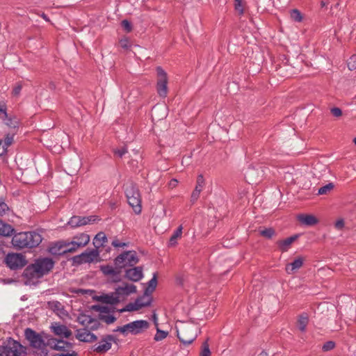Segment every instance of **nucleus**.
Instances as JSON below:
<instances>
[{"instance_id":"nucleus-34","label":"nucleus","mask_w":356,"mask_h":356,"mask_svg":"<svg viewBox=\"0 0 356 356\" xmlns=\"http://www.w3.org/2000/svg\"><path fill=\"white\" fill-rule=\"evenodd\" d=\"M234 8L236 11L239 14L242 15L244 13L245 4L242 0H235Z\"/></svg>"},{"instance_id":"nucleus-2","label":"nucleus","mask_w":356,"mask_h":356,"mask_svg":"<svg viewBox=\"0 0 356 356\" xmlns=\"http://www.w3.org/2000/svg\"><path fill=\"white\" fill-rule=\"evenodd\" d=\"M42 241V236L39 233L25 232L15 234L12 238V244L19 249L33 248L37 247Z\"/></svg>"},{"instance_id":"nucleus-13","label":"nucleus","mask_w":356,"mask_h":356,"mask_svg":"<svg viewBox=\"0 0 356 356\" xmlns=\"http://www.w3.org/2000/svg\"><path fill=\"white\" fill-rule=\"evenodd\" d=\"M152 302V298L151 295L146 294L145 293L144 295L138 298L136 300V301L134 303H129L126 306V308L124 309V311L128 312H132V311H137L140 309L149 306Z\"/></svg>"},{"instance_id":"nucleus-56","label":"nucleus","mask_w":356,"mask_h":356,"mask_svg":"<svg viewBox=\"0 0 356 356\" xmlns=\"http://www.w3.org/2000/svg\"><path fill=\"white\" fill-rule=\"evenodd\" d=\"M112 245H113L115 248H122V247H124L126 245V243H122V242L119 241L118 240H114L112 242Z\"/></svg>"},{"instance_id":"nucleus-50","label":"nucleus","mask_w":356,"mask_h":356,"mask_svg":"<svg viewBox=\"0 0 356 356\" xmlns=\"http://www.w3.org/2000/svg\"><path fill=\"white\" fill-rule=\"evenodd\" d=\"M332 114L335 117H340L342 115V111L339 108H333L331 109Z\"/></svg>"},{"instance_id":"nucleus-46","label":"nucleus","mask_w":356,"mask_h":356,"mask_svg":"<svg viewBox=\"0 0 356 356\" xmlns=\"http://www.w3.org/2000/svg\"><path fill=\"white\" fill-rule=\"evenodd\" d=\"M200 193H201V191H200L199 190H197L196 188L194 189V191H193V193L191 194V201L192 202V203H194L195 202H196L197 200Z\"/></svg>"},{"instance_id":"nucleus-29","label":"nucleus","mask_w":356,"mask_h":356,"mask_svg":"<svg viewBox=\"0 0 356 356\" xmlns=\"http://www.w3.org/2000/svg\"><path fill=\"white\" fill-rule=\"evenodd\" d=\"M14 232V229L10 225L3 222L0 220V235L3 236H10Z\"/></svg>"},{"instance_id":"nucleus-7","label":"nucleus","mask_w":356,"mask_h":356,"mask_svg":"<svg viewBox=\"0 0 356 356\" xmlns=\"http://www.w3.org/2000/svg\"><path fill=\"white\" fill-rule=\"evenodd\" d=\"M125 194L129 204L134 212L139 214L141 212V199L138 190L135 185L129 184L125 187Z\"/></svg>"},{"instance_id":"nucleus-5","label":"nucleus","mask_w":356,"mask_h":356,"mask_svg":"<svg viewBox=\"0 0 356 356\" xmlns=\"http://www.w3.org/2000/svg\"><path fill=\"white\" fill-rule=\"evenodd\" d=\"M24 334L31 347L37 349L38 350H40L41 354H42L43 356H46L47 355L46 348L47 346V339H49V337L45 336L43 337L30 328H26L25 330Z\"/></svg>"},{"instance_id":"nucleus-32","label":"nucleus","mask_w":356,"mask_h":356,"mask_svg":"<svg viewBox=\"0 0 356 356\" xmlns=\"http://www.w3.org/2000/svg\"><path fill=\"white\" fill-rule=\"evenodd\" d=\"M183 227L180 225L177 229L174 232L172 236L170 238V244L171 245H174L177 243V241L178 238H180L182 234Z\"/></svg>"},{"instance_id":"nucleus-11","label":"nucleus","mask_w":356,"mask_h":356,"mask_svg":"<svg viewBox=\"0 0 356 356\" xmlns=\"http://www.w3.org/2000/svg\"><path fill=\"white\" fill-rule=\"evenodd\" d=\"M157 83L156 90L159 95L161 97H165L168 94V76L166 72L161 67H156Z\"/></svg>"},{"instance_id":"nucleus-40","label":"nucleus","mask_w":356,"mask_h":356,"mask_svg":"<svg viewBox=\"0 0 356 356\" xmlns=\"http://www.w3.org/2000/svg\"><path fill=\"white\" fill-rule=\"evenodd\" d=\"M204 185H205V181H204L203 176L202 175H198V177L197 178L196 186H195V188L199 190L200 191H202V189L204 188Z\"/></svg>"},{"instance_id":"nucleus-22","label":"nucleus","mask_w":356,"mask_h":356,"mask_svg":"<svg viewBox=\"0 0 356 356\" xmlns=\"http://www.w3.org/2000/svg\"><path fill=\"white\" fill-rule=\"evenodd\" d=\"M298 221L306 226H313L318 223V219L312 214H300L297 217Z\"/></svg>"},{"instance_id":"nucleus-43","label":"nucleus","mask_w":356,"mask_h":356,"mask_svg":"<svg viewBox=\"0 0 356 356\" xmlns=\"http://www.w3.org/2000/svg\"><path fill=\"white\" fill-rule=\"evenodd\" d=\"M99 326V322L98 320L95 318H92L91 322H90V325H88L86 329L90 330H97Z\"/></svg>"},{"instance_id":"nucleus-14","label":"nucleus","mask_w":356,"mask_h":356,"mask_svg":"<svg viewBox=\"0 0 356 356\" xmlns=\"http://www.w3.org/2000/svg\"><path fill=\"white\" fill-rule=\"evenodd\" d=\"M99 252L97 249L86 250L80 255L76 256L74 259V261L79 264L91 263L99 257Z\"/></svg>"},{"instance_id":"nucleus-20","label":"nucleus","mask_w":356,"mask_h":356,"mask_svg":"<svg viewBox=\"0 0 356 356\" xmlns=\"http://www.w3.org/2000/svg\"><path fill=\"white\" fill-rule=\"evenodd\" d=\"M90 236L85 233H81L72 238L71 241V245L76 248H80L85 247L90 241Z\"/></svg>"},{"instance_id":"nucleus-24","label":"nucleus","mask_w":356,"mask_h":356,"mask_svg":"<svg viewBox=\"0 0 356 356\" xmlns=\"http://www.w3.org/2000/svg\"><path fill=\"white\" fill-rule=\"evenodd\" d=\"M49 306L57 315L63 317L67 315L66 311L64 309L62 304L58 301H51L49 302Z\"/></svg>"},{"instance_id":"nucleus-1","label":"nucleus","mask_w":356,"mask_h":356,"mask_svg":"<svg viewBox=\"0 0 356 356\" xmlns=\"http://www.w3.org/2000/svg\"><path fill=\"white\" fill-rule=\"evenodd\" d=\"M54 261L49 258H40L29 266L24 271V276L28 279H38L47 274L54 267Z\"/></svg>"},{"instance_id":"nucleus-9","label":"nucleus","mask_w":356,"mask_h":356,"mask_svg":"<svg viewBox=\"0 0 356 356\" xmlns=\"http://www.w3.org/2000/svg\"><path fill=\"white\" fill-rule=\"evenodd\" d=\"M26 348L15 340L8 341L6 346H0V356H24Z\"/></svg>"},{"instance_id":"nucleus-28","label":"nucleus","mask_w":356,"mask_h":356,"mask_svg":"<svg viewBox=\"0 0 356 356\" xmlns=\"http://www.w3.org/2000/svg\"><path fill=\"white\" fill-rule=\"evenodd\" d=\"M63 244L64 242H58L52 244L49 248V252L52 254H61L65 253L63 251Z\"/></svg>"},{"instance_id":"nucleus-35","label":"nucleus","mask_w":356,"mask_h":356,"mask_svg":"<svg viewBox=\"0 0 356 356\" xmlns=\"http://www.w3.org/2000/svg\"><path fill=\"white\" fill-rule=\"evenodd\" d=\"M168 333L167 332L161 330L159 327H156V334H155L154 339L156 341H161L167 337Z\"/></svg>"},{"instance_id":"nucleus-52","label":"nucleus","mask_w":356,"mask_h":356,"mask_svg":"<svg viewBox=\"0 0 356 356\" xmlns=\"http://www.w3.org/2000/svg\"><path fill=\"white\" fill-rule=\"evenodd\" d=\"M334 226L337 229H342L344 227V220L343 219H339L335 222Z\"/></svg>"},{"instance_id":"nucleus-53","label":"nucleus","mask_w":356,"mask_h":356,"mask_svg":"<svg viewBox=\"0 0 356 356\" xmlns=\"http://www.w3.org/2000/svg\"><path fill=\"white\" fill-rule=\"evenodd\" d=\"M120 46L124 49H127L129 46V42L128 39L124 38L120 41Z\"/></svg>"},{"instance_id":"nucleus-55","label":"nucleus","mask_w":356,"mask_h":356,"mask_svg":"<svg viewBox=\"0 0 356 356\" xmlns=\"http://www.w3.org/2000/svg\"><path fill=\"white\" fill-rule=\"evenodd\" d=\"M8 209V207L4 202L0 203V216H2L6 211Z\"/></svg>"},{"instance_id":"nucleus-51","label":"nucleus","mask_w":356,"mask_h":356,"mask_svg":"<svg viewBox=\"0 0 356 356\" xmlns=\"http://www.w3.org/2000/svg\"><path fill=\"white\" fill-rule=\"evenodd\" d=\"M115 154H117L120 157H122L127 152V149L126 147H122L119 149L115 150Z\"/></svg>"},{"instance_id":"nucleus-4","label":"nucleus","mask_w":356,"mask_h":356,"mask_svg":"<svg viewBox=\"0 0 356 356\" xmlns=\"http://www.w3.org/2000/svg\"><path fill=\"white\" fill-rule=\"evenodd\" d=\"M177 335L184 345L191 344L197 337V327L192 323H181L177 327Z\"/></svg>"},{"instance_id":"nucleus-33","label":"nucleus","mask_w":356,"mask_h":356,"mask_svg":"<svg viewBox=\"0 0 356 356\" xmlns=\"http://www.w3.org/2000/svg\"><path fill=\"white\" fill-rule=\"evenodd\" d=\"M308 324V318L306 315H302L300 316L298 321V327L300 330L305 331Z\"/></svg>"},{"instance_id":"nucleus-58","label":"nucleus","mask_w":356,"mask_h":356,"mask_svg":"<svg viewBox=\"0 0 356 356\" xmlns=\"http://www.w3.org/2000/svg\"><path fill=\"white\" fill-rule=\"evenodd\" d=\"M41 17H42L44 20H46V21H47V22H49V19L48 17H47L45 14L42 13V15H41Z\"/></svg>"},{"instance_id":"nucleus-57","label":"nucleus","mask_w":356,"mask_h":356,"mask_svg":"<svg viewBox=\"0 0 356 356\" xmlns=\"http://www.w3.org/2000/svg\"><path fill=\"white\" fill-rule=\"evenodd\" d=\"M177 184H178V181L175 179H172V180H170V181L169 183V186L171 188H173L177 186Z\"/></svg>"},{"instance_id":"nucleus-17","label":"nucleus","mask_w":356,"mask_h":356,"mask_svg":"<svg viewBox=\"0 0 356 356\" xmlns=\"http://www.w3.org/2000/svg\"><path fill=\"white\" fill-rule=\"evenodd\" d=\"M75 337L79 341L86 343H91L97 339V337L86 328L78 329Z\"/></svg>"},{"instance_id":"nucleus-19","label":"nucleus","mask_w":356,"mask_h":356,"mask_svg":"<svg viewBox=\"0 0 356 356\" xmlns=\"http://www.w3.org/2000/svg\"><path fill=\"white\" fill-rule=\"evenodd\" d=\"M101 270L105 275L111 276L112 281L117 282L120 280V269L118 268H113L111 266L106 265V266H102L100 267Z\"/></svg>"},{"instance_id":"nucleus-42","label":"nucleus","mask_w":356,"mask_h":356,"mask_svg":"<svg viewBox=\"0 0 356 356\" xmlns=\"http://www.w3.org/2000/svg\"><path fill=\"white\" fill-rule=\"evenodd\" d=\"M260 234L266 238H270L275 234V230L272 228H268L261 230Z\"/></svg>"},{"instance_id":"nucleus-6","label":"nucleus","mask_w":356,"mask_h":356,"mask_svg":"<svg viewBox=\"0 0 356 356\" xmlns=\"http://www.w3.org/2000/svg\"><path fill=\"white\" fill-rule=\"evenodd\" d=\"M149 327V323L145 320H138L127 323L123 326L118 327L115 332H119L124 335L131 334L137 335L143 333Z\"/></svg>"},{"instance_id":"nucleus-16","label":"nucleus","mask_w":356,"mask_h":356,"mask_svg":"<svg viewBox=\"0 0 356 356\" xmlns=\"http://www.w3.org/2000/svg\"><path fill=\"white\" fill-rule=\"evenodd\" d=\"M97 220V218L94 216H88V217H81L74 216H72L68 222L69 225L71 227L75 228L77 227L86 225L90 224L92 222H95Z\"/></svg>"},{"instance_id":"nucleus-39","label":"nucleus","mask_w":356,"mask_h":356,"mask_svg":"<svg viewBox=\"0 0 356 356\" xmlns=\"http://www.w3.org/2000/svg\"><path fill=\"white\" fill-rule=\"evenodd\" d=\"M200 356H211V351L207 341H205L202 346V351Z\"/></svg>"},{"instance_id":"nucleus-38","label":"nucleus","mask_w":356,"mask_h":356,"mask_svg":"<svg viewBox=\"0 0 356 356\" xmlns=\"http://www.w3.org/2000/svg\"><path fill=\"white\" fill-rule=\"evenodd\" d=\"M334 188V184L332 183H329L326 184L325 186L321 187L318 189V194L319 195H325L331 191Z\"/></svg>"},{"instance_id":"nucleus-25","label":"nucleus","mask_w":356,"mask_h":356,"mask_svg":"<svg viewBox=\"0 0 356 356\" xmlns=\"http://www.w3.org/2000/svg\"><path fill=\"white\" fill-rule=\"evenodd\" d=\"M297 236H293L277 242L279 248L282 252H286L289 250L291 245L296 240Z\"/></svg>"},{"instance_id":"nucleus-47","label":"nucleus","mask_w":356,"mask_h":356,"mask_svg":"<svg viewBox=\"0 0 356 356\" xmlns=\"http://www.w3.org/2000/svg\"><path fill=\"white\" fill-rule=\"evenodd\" d=\"M122 26L127 32H130L132 30L131 24L128 20H123L122 22Z\"/></svg>"},{"instance_id":"nucleus-36","label":"nucleus","mask_w":356,"mask_h":356,"mask_svg":"<svg viewBox=\"0 0 356 356\" xmlns=\"http://www.w3.org/2000/svg\"><path fill=\"white\" fill-rule=\"evenodd\" d=\"M291 19L297 22H300L302 20V16L300 12L297 9H293L291 12Z\"/></svg>"},{"instance_id":"nucleus-45","label":"nucleus","mask_w":356,"mask_h":356,"mask_svg":"<svg viewBox=\"0 0 356 356\" xmlns=\"http://www.w3.org/2000/svg\"><path fill=\"white\" fill-rule=\"evenodd\" d=\"M334 346H335L334 342L332 341H329L324 343L322 348L324 351H328V350L333 349L334 348Z\"/></svg>"},{"instance_id":"nucleus-21","label":"nucleus","mask_w":356,"mask_h":356,"mask_svg":"<svg viewBox=\"0 0 356 356\" xmlns=\"http://www.w3.org/2000/svg\"><path fill=\"white\" fill-rule=\"evenodd\" d=\"M125 277L133 282L140 280L143 277V268L138 266L127 270Z\"/></svg>"},{"instance_id":"nucleus-60","label":"nucleus","mask_w":356,"mask_h":356,"mask_svg":"<svg viewBox=\"0 0 356 356\" xmlns=\"http://www.w3.org/2000/svg\"><path fill=\"white\" fill-rule=\"evenodd\" d=\"M154 323H155V324H156V327H158V323H157V322H156L157 318H156V315H155V314H154Z\"/></svg>"},{"instance_id":"nucleus-27","label":"nucleus","mask_w":356,"mask_h":356,"mask_svg":"<svg viewBox=\"0 0 356 356\" xmlns=\"http://www.w3.org/2000/svg\"><path fill=\"white\" fill-rule=\"evenodd\" d=\"M13 135L8 134L3 140L0 141V154H3L7 148L13 143Z\"/></svg>"},{"instance_id":"nucleus-61","label":"nucleus","mask_w":356,"mask_h":356,"mask_svg":"<svg viewBox=\"0 0 356 356\" xmlns=\"http://www.w3.org/2000/svg\"><path fill=\"white\" fill-rule=\"evenodd\" d=\"M0 111L1 112H4V110L3 109V108L0 107Z\"/></svg>"},{"instance_id":"nucleus-31","label":"nucleus","mask_w":356,"mask_h":356,"mask_svg":"<svg viewBox=\"0 0 356 356\" xmlns=\"http://www.w3.org/2000/svg\"><path fill=\"white\" fill-rule=\"evenodd\" d=\"M92 318L90 316L81 314L77 317V321L79 323H80L81 325L85 326L87 327L88 325H90V322H91V319Z\"/></svg>"},{"instance_id":"nucleus-49","label":"nucleus","mask_w":356,"mask_h":356,"mask_svg":"<svg viewBox=\"0 0 356 356\" xmlns=\"http://www.w3.org/2000/svg\"><path fill=\"white\" fill-rule=\"evenodd\" d=\"M94 309L101 314H106L108 312V307L106 306H94Z\"/></svg>"},{"instance_id":"nucleus-54","label":"nucleus","mask_w":356,"mask_h":356,"mask_svg":"<svg viewBox=\"0 0 356 356\" xmlns=\"http://www.w3.org/2000/svg\"><path fill=\"white\" fill-rule=\"evenodd\" d=\"M254 169H250L247 172V177L249 179V181H256L257 180H254V179H252V176L254 175Z\"/></svg>"},{"instance_id":"nucleus-12","label":"nucleus","mask_w":356,"mask_h":356,"mask_svg":"<svg viewBox=\"0 0 356 356\" xmlns=\"http://www.w3.org/2000/svg\"><path fill=\"white\" fill-rule=\"evenodd\" d=\"M5 260L7 266L13 270L22 268L26 264L25 257L18 253L8 254Z\"/></svg>"},{"instance_id":"nucleus-44","label":"nucleus","mask_w":356,"mask_h":356,"mask_svg":"<svg viewBox=\"0 0 356 356\" xmlns=\"http://www.w3.org/2000/svg\"><path fill=\"white\" fill-rule=\"evenodd\" d=\"M348 67L350 70L356 69V56H351L348 62Z\"/></svg>"},{"instance_id":"nucleus-18","label":"nucleus","mask_w":356,"mask_h":356,"mask_svg":"<svg viewBox=\"0 0 356 356\" xmlns=\"http://www.w3.org/2000/svg\"><path fill=\"white\" fill-rule=\"evenodd\" d=\"M113 337L111 335H107L104 337L98 344L95 345V350L98 353H104L111 349Z\"/></svg>"},{"instance_id":"nucleus-41","label":"nucleus","mask_w":356,"mask_h":356,"mask_svg":"<svg viewBox=\"0 0 356 356\" xmlns=\"http://www.w3.org/2000/svg\"><path fill=\"white\" fill-rule=\"evenodd\" d=\"M63 245H64L63 251L65 253H67V252H74L76 250L79 249L78 248H76L75 246L71 245V241L70 242H64Z\"/></svg>"},{"instance_id":"nucleus-48","label":"nucleus","mask_w":356,"mask_h":356,"mask_svg":"<svg viewBox=\"0 0 356 356\" xmlns=\"http://www.w3.org/2000/svg\"><path fill=\"white\" fill-rule=\"evenodd\" d=\"M22 85L21 83H17L13 90V95L14 96H18L22 90Z\"/></svg>"},{"instance_id":"nucleus-3","label":"nucleus","mask_w":356,"mask_h":356,"mask_svg":"<svg viewBox=\"0 0 356 356\" xmlns=\"http://www.w3.org/2000/svg\"><path fill=\"white\" fill-rule=\"evenodd\" d=\"M136 293V286L133 284L123 282L118 286L113 293L100 296L102 302L107 304H117L126 299L127 296Z\"/></svg>"},{"instance_id":"nucleus-30","label":"nucleus","mask_w":356,"mask_h":356,"mask_svg":"<svg viewBox=\"0 0 356 356\" xmlns=\"http://www.w3.org/2000/svg\"><path fill=\"white\" fill-rule=\"evenodd\" d=\"M157 285V278L156 275L154 274L153 277L149 281L148 285L145 289V293L146 294L151 295L152 292L155 290Z\"/></svg>"},{"instance_id":"nucleus-26","label":"nucleus","mask_w":356,"mask_h":356,"mask_svg":"<svg viewBox=\"0 0 356 356\" xmlns=\"http://www.w3.org/2000/svg\"><path fill=\"white\" fill-rule=\"evenodd\" d=\"M106 242L107 237L102 232H99L93 239V245L97 250L99 248L103 247Z\"/></svg>"},{"instance_id":"nucleus-10","label":"nucleus","mask_w":356,"mask_h":356,"mask_svg":"<svg viewBox=\"0 0 356 356\" xmlns=\"http://www.w3.org/2000/svg\"><path fill=\"white\" fill-rule=\"evenodd\" d=\"M136 252L127 251L118 256L115 259L117 268L122 269L126 266H133L138 262Z\"/></svg>"},{"instance_id":"nucleus-37","label":"nucleus","mask_w":356,"mask_h":356,"mask_svg":"<svg viewBox=\"0 0 356 356\" xmlns=\"http://www.w3.org/2000/svg\"><path fill=\"white\" fill-rule=\"evenodd\" d=\"M99 319L102 320L107 324H111L116 320V318L113 315L110 314H100Z\"/></svg>"},{"instance_id":"nucleus-8","label":"nucleus","mask_w":356,"mask_h":356,"mask_svg":"<svg viewBox=\"0 0 356 356\" xmlns=\"http://www.w3.org/2000/svg\"><path fill=\"white\" fill-rule=\"evenodd\" d=\"M47 344L51 349L61 351L58 356H76L75 351L72 349L71 343L63 340L49 338L47 339Z\"/></svg>"},{"instance_id":"nucleus-23","label":"nucleus","mask_w":356,"mask_h":356,"mask_svg":"<svg viewBox=\"0 0 356 356\" xmlns=\"http://www.w3.org/2000/svg\"><path fill=\"white\" fill-rule=\"evenodd\" d=\"M304 259L302 257H297L293 262L286 266L285 270L288 274H293L300 269L303 265Z\"/></svg>"},{"instance_id":"nucleus-62","label":"nucleus","mask_w":356,"mask_h":356,"mask_svg":"<svg viewBox=\"0 0 356 356\" xmlns=\"http://www.w3.org/2000/svg\"><path fill=\"white\" fill-rule=\"evenodd\" d=\"M353 142L356 145V137L354 138Z\"/></svg>"},{"instance_id":"nucleus-59","label":"nucleus","mask_w":356,"mask_h":356,"mask_svg":"<svg viewBox=\"0 0 356 356\" xmlns=\"http://www.w3.org/2000/svg\"><path fill=\"white\" fill-rule=\"evenodd\" d=\"M258 356H268V354L267 353L262 351L258 355Z\"/></svg>"},{"instance_id":"nucleus-15","label":"nucleus","mask_w":356,"mask_h":356,"mask_svg":"<svg viewBox=\"0 0 356 356\" xmlns=\"http://www.w3.org/2000/svg\"><path fill=\"white\" fill-rule=\"evenodd\" d=\"M51 331L60 338H69L72 335V331L65 325L54 322L50 326Z\"/></svg>"}]
</instances>
